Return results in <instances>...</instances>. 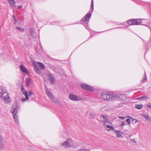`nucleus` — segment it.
<instances>
[{"label": "nucleus", "mask_w": 151, "mask_h": 151, "mask_svg": "<svg viewBox=\"0 0 151 151\" xmlns=\"http://www.w3.org/2000/svg\"><path fill=\"white\" fill-rule=\"evenodd\" d=\"M137 99V100H142V97H139V98H138Z\"/></svg>", "instance_id": "41"}, {"label": "nucleus", "mask_w": 151, "mask_h": 151, "mask_svg": "<svg viewBox=\"0 0 151 151\" xmlns=\"http://www.w3.org/2000/svg\"><path fill=\"white\" fill-rule=\"evenodd\" d=\"M89 115L90 116V118L93 119L95 118V115L94 113L91 112L90 113Z\"/></svg>", "instance_id": "24"}, {"label": "nucleus", "mask_w": 151, "mask_h": 151, "mask_svg": "<svg viewBox=\"0 0 151 151\" xmlns=\"http://www.w3.org/2000/svg\"><path fill=\"white\" fill-rule=\"evenodd\" d=\"M1 98L4 100V101L5 104H9L11 103V99L8 93L4 92L3 93L1 96Z\"/></svg>", "instance_id": "4"}, {"label": "nucleus", "mask_w": 151, "mask_h": 151, "mask_svg": "<svg viewBox=\"0 0 151 151\" xmlns=\"http://www.w3.org/2000/svg\"><path fill=\"white\" fill-rule=\"evenodd\" d=\"M78 151H91L90 150H88V149H79V150H78Z\"/></svg>", "instance_id": "31"}, {"label": "nucleus", "mask_w": 151, "mask_h": 151, "mask_svg": "<svg viewBox=\"0 0 151 151\" xmlns=\"http://www.w3.org/2000/svg\"><path fill=\"white\" fill-rule=\"evenodd\" d=\"M124 27H121V28H123Z\"/></svg>", "instance_id": "46"}, {"label": "nucleus", "mask_w": 151, "mask_h": 151, "mask_svg": "<svg viewBox=\"0 0 151 151\" xmlns=\"http://www.w3.org/2000/svg\"><path fill=\"white\" fill-rule=\"evenodd\" d=\"M14 21H15V22H14V24H15L17 22V21L16 19V20H14Z\"/></svg>", "instance_id": "43"}, {"label": "nucleus", "mask_w": 151, "mask_h": 151, "mask_svg": "<svg viewBox=\"0 0 151 151\" xmlns=\"http://www.w3.org/2000/svg\"><path fill=\"white\" fill-rule=\"evenodd\" d=\"M22 93L25 96V97L27 98V99H29V95L27 91L24 92V93Z\"/></svg>", "instance_id": "25"}, {"label": "nucleus", "mask_w": 151, "mask_h": 151, "mask_svg": "<svg viewBox=\"0 0 151 151\" xmlns=\"http://www.w3.org/2000/svg\"><path fill=\"white\" fill-rule=\"evenodd\" d=\"M8 2L12 7L14 8L15 6V2L14 0H8Z\"/></svg>", "instance_id": "14"}, {"label": "nucleus", "mask_w": 151, "mask_h": 151, "mask_svg": "<svg viewBox=\"0 0 151 151\" xmlns=\"http://www.w3.org/2000/svg\"><path fill=\"white\" fill-rule=\"evenodd\" d=\"M81 86L82 88L85 90H86L87 87H88V85L84 84H81Z\"/></svg>", "instance_id": "20"}, {"label": "nucleus", "mask_w": 151, "mask_h": 151, "mask_svg": "<svg viewBox=\"0 0 151 151\" xmlns=\"http://www.w3.org/2000/svg\"><path fill=\"white\" fill-rule=\"evenodd\" d=\"M106 127L107 131H109L110 129L114 130V129L113 126L110 125H106Z\"/></svg>", "instance_id": "17"}, {"label": "nucleus", "mask_w": 151, "mask_h": 151, "mask_svg": "<svg viewBox=\"0 0 151 151\" xmlns=\"http://www.w3.org/2000/svg\"><path fill=\"white\" fill-rule=\"evenodd\" d=\"M101 98L104 101H110L116 99V94L111 92L104 91L101 94Z\"/></svg>", "instance_id": "1"}, {"label": "nucleus", "mask_w": 151, "mask_h": 151, "mask_svg": "<svg viewBox=\"0 0 151 151\" xmlns=\"http://www.w3.org/2000/svg\"><path fill=\"white\" fill-rule=\"evenodd\" d=\"M149 99V98L148 97L146 96H142V100L144 101Z\"/></svg>", "instance_id": "23"}, {"label": "nucleus", "mask_w": 151, "mask_h": 151, "mask_svg": "<svg viewBox=\"0 0 151 151\" xmlns=\"http://www.w3.org/2000/svg\"><path fill=\"white\" fill-rule=\"evenodd\" d=\"M30 33L32 36L33 37V38H34L35 37V36L34 35L35 32L33 29H31L30 30Z\"/></svg>", "instance_id": "27"}, {"label": "nucleus", "mask_w": 151, "mask_h": 151, "mask_svg": "<svg viewBox=\"0 0 151 151\" xmlns=\"http://www.w3.org/2000/svg\"><path fill=\"white\" fill-rule=\"evenodd\" d=\"M144 118L147 120L150 119L149 116H147L145 115H144Z\"/></svg>", "instance_id": "35"}, {"label": "nucleus", "mask_w": 151, "mask_h": 151, "mask_svg": "<svg viewBox=\"0 0 151 151\" xmlns=\"http://www.w3.org/2000/svg\"><path fill=\"white\" fill-rule=\"evenodd\" d=\"M31 79L29 78H26V85L29 86L30 85L31 83Z\"/></svg>", "instance_id": "16"}, {"label": "nucleus", "mask_w": 151, "mask_h": 151, "mask_svg": "<svg viewBox=\"0 0 151 151\" xmlns=\"http://www.w3.org/2000/svg\"><path fill=\"white\" fill-rule=\"evenodd\" d=\"M73 142L72 140L68 138L63 143H61L60 145L62 146L65 148H68L72 147L73 145Z\"/></svg>", "instance_id": "5"}, {"label": "nucleus", "mask_w": 151, "mask_h": 151, "mask_svg": "<svg viewBox=\"0 0 151 151\" xmlns=\"http://www.w3.org/2000/svg\"><path fill=\"white\" fill-rule=\"evenodd\" d=\"M29 99H27V98L25 97V98H23L21 99V101H25L26 100H28Z\"/></svg>", "instance_id": "33"}, {"label": "nucleus", "mask_w": 151, "mask_h": 151, "mask_svg": "<svg viewBox=\"0 0 151 151\" xmlns=\"http://www.w3.org/2000/svg\"><path fill=\"white\" fill-rule=\"evenodd\" d=\"M129 118L131 119V122H134V123H137V122H138V120L135 119H133L131 117H129Z\"/></svg>", "instance_id": "26"}, {"label": "nucleus", "mask_w": 151, "mask_h": 151, "mask_svg": "<svg viewBox=\"0 0 151 151\" xmlns=\"http://www.w3.org/2000/svg\"><path fill=\"white\" fill-rule=\"evenodd\" d=\"M114 132L116 134V137H118L119 138L121 137L122 135L120 134H122L121 132L120 131H119L118 130L114 129Z\"/></svg>", "instance_id": "15"}, {"label": "nucleus", "mask_w": 151, "mask_h": 151, "mask_svg": "<svg viewBox=\"0 0 151 151\" xmlns=\"http://www.w3.org/2000/svg\"><path fill=\"white\" fill-rule=\"evenodd\" d=\"M147 80V77L146 75L145 71V72L144 77L143 80L142 81V82H145Z\"/></svg>", "instance_id": "22"}, {"label": "nucleus", "mask_w": 151, "mask_h": 151, "mask_svg": "<svg viewBox=\"0 0 151 151\" xmlns=\"http://www.w3.org/2000/svg\"><path fill=\"white\" fill-rule=\"evenodd\" d=\"M49 76L48 77V80L50 81L52 83H53L54 81V78L52 74L50 73L48 75Z\"/></svg>", "instance_id": "13"}, {"label": "nucleus", "mask_w": 151, "mask_h": 151, "mask_svg": "<svg viewBox=\"0 0 151 151\" xmlns=\"http://www.w3.org/2000/svg\"><path fill=\"white\" fill-rule=\"evenodd\" d=\"M34 66V70L37 73L40 74L41 73V69L39 68V67H38L36 64H35Z\"/></svg>", "instance_id": "11"}, {"label": "nucleus", "mask_w": 151, "mask_h": 151, "mask_svg": "<svg viewBox=\"0 0 151 151\" xmlns=\"http://www.w3.org/2000/svg\"><path fill=\"white\" fill-rule=\"evenodd\" d=\"M18 104L17 103H14L12 106L10 112L12 114L15 122L17 124L19 123L18 119V116L17 114L18 109Z\"/></svg>", "instance_id": "3"}, {"label": "nucleus", "mask_w": 151, "mask_h": 151, "mask_svg": "<svg viewBox=\"0 0 151 151\" xmlns=\"http://www.w3.org/2000/svg\"><path fill=\"white\" fill-rule=\"evenodd\" d=\"M3 89L0 86V93H2L3 92Z\"/></svg>", "instance_id": "36"}, {"label": "nucleus", "mask_w": 151, "mask_h": 151, "mask_svg": "<svg viewBox=\"0 0 151 151\" xmlns=\"http://www.w3.org/2000/svg\"><path fill=\"white\" fill-rule=\"evenodd\" d=\"M29 95L30 96L32 97L33 98H34V95L32 91H29Z\"/></svg>", "instance_id": "28"}, {"label": "nucleus", "mask_w": 151, "mask_h": 151, "mask_svg": "<svg viewBox=\"0 0 151 151\" xmlns=\"http://www.w3.org/2000/svg\"><path fill=\"white\" fill-rule=\"evenodd\" d=\"M29 39V40H31V37H29L28 38Z\"/></svg>", "instance_id": "44"}, {"label": "nucleus", "mask_w": 151, "mask_h": 151, "mask_svg": "<svg viewBox=\"0 0 151 151\" xmlns=\"http://www.w3.org/2000/svg\"><path fill=\"white\" fill-rule=\"evenodd\" d=\"M91 9L92 10L88 12L84 17L83 18L81 21V23L83 24H87L89 22V19L91 16V14L93 12V0H92L91 1Z\"/></svg>", "instance_id": "2"}, {"label": "nucleus", "mask_w": 151, "mask_h": 151, "mask_svg": "<svg viewBox=\"0 0 151 151\" xmlns=\"http://www.w3.org/2000/svg\"><path fill=\"white\" fill-rule=\"evenodd\" d=\"M108 119L107 118L106 115H104L103 114L101 115V121H100L103 123H105L108 122Z\"/></svg>", "instance_id": "10"}, {"label": "nucleus", "mask_w": 151, "mask_h": 151, "mask_svg": "<svg viewBox=\"0 0 151 151\" xmlns=\"http://www.w3.org/2000/svg\"><path fill=\"white\" fill-rule=\"evenodd\" d=\"M134 142H136V141L134 140V141H133Z\"/></svg>", "instance_id": "45"}, {"label": "nucleus", "mask_w": 151, "mask_h": 151, "mask_svg": "<svg viewBox=\"0 0 151 151\" xmlns=\"http://www.w3.org/2000/svg\"><path fill=\"white\" fill-rule=\"evenodd\" d=\"M16 28L19 31H21V32H24V29L23 28H21L19 27H17Z\"/></svg>", "instance_id": "29"}, {"label": "nucleus", "mask_w": 151, "mask_h": 151, "mask_svg": "<svg viewBox=\"0 0 151 151\" xmlns=\"http://www.w3.org/2000/svg\"><path fill=\"white\" fill-rule=\"evenodd\" d=\"M1 137L0 135V147H1Z\"/></svg>", "instance_id": "37"}, {"label": "nucleus", "mask_w": 151, "mask_h": 151, "mask_svg": "<svg viewBox=\"0 0 151 151\" xmlns=\"http://www.w3.org/2000/svg\"><path fill=\"white\" fill-rule=\"evenodd\" d=\"M12 18H13V19H14V20H16V16H15V15H13L12 16Z\"/></svg>", "instance_id": "39"}, {"label": "nucleus", "mask_w": 151, "mask_h": 151, "mask_svg": "<svg viewBox=\"0 0 151 151\" xmlns=\"http://www.w3.org/2000/svg\"><path fill=\"white\" fill-rule=\"evenodd\" d=\"M45 91L49 99L52 101H54V97L52 94L48 90L47 88H45Z\"/></svg>", "instance_id": "9"}, {"label": "nucleus", "mask_w": 151, "mask_h": 151, "mask_svg": "<svg viewBox=\"0 0 151 151\" xmlns=\"http://www.w3.org/2000/svg\"><path fill=\"white\" fill-rule=\"evenodd\" d=\"M22 8V6H18V9H20Z\"/></svg>", "instance_id": "42"}, {"label": "nucleus", "mask_w": 151, "mask_h": 151, "mask_svg": "<svg viewBox=\"0 0 151 151\" xmlns=\"http://www.w3.org/2000/svg\"><path fill=\"white\" fill-rule=\"evenodd\" d=\"M147 106L151 108V103H149L147 105Z\"/></svg>", "instance_id": "38"}, {"label": "nucleus", "mask_w": 151, "mask_h": 151, "mask_svg": "<svg viewBox=\"0 0 151 151\" xmlns=\"http://www.w3.org/2000/svg\"><path fill=\"white\" fill-rule=\"evenodd\" d=\"M126 125V123L125 121H124L122 122V123L120 124V125L121 126H123Z\"/></svg>", "instance_id": "34"}, {"label": "nucleus", "mask_w": 151, "mask_h": 151, "mask_svg": "<svg viewBox=\"0 0 151 151\" xmlns=\"http://www.w3.org/2000/svg\"><path fill=\"white\" fill-rule=\"evenodd\" d=\"M39 64L40 65L39 67L42 70L44 69H45V67L44 66V65L42 63L40 62H39Z\"/></svg>", "instance_id": "21"}, {"label": "nucleus", "mask_w": 151, "mask_h": 151, "mask_svg": "<svg viewBox=\"0 0 151 151\" xmlns=\"http://www.w3.org/2000/svg\"><path fill=\"white\" fill-rule=\"evenodd\" d=\"M88 87H87L86 90L91 91H93L94 89L93 88V87L89 85H88Z\"/></svg>", "instance_id": "18"}, {"label": "nucleus", "mask_w": 151, "mask_h": 151, "mask_svg": "<svg viewBox=\"0 0 151 151\" xmlns=\"http://www.w3.org/2000/svg\"><path fill=\"white\" fill-rule=\"evenodd\" d=\"M20 70L23 72L27 74L29 73L27 70L24 67L23 65H21L20 66Z\"/></svg>", "instance_id": "12"}, {"label": "nucleus", "mask_w": 151, "mask_h": 151, "mask_svg": "<svg viewBox=\"0 0 151 151\" xmlns=\"http://www.w3.org/2000/svg\"><path fill=\"white\" fill-rule=\"evenodd\" d=\"M69 98L71 100L74 101H78L81 99V98L73 94H70L69 95Z\"/></svg>", "instance_id": "7"}, {"label": "nucleus", "mask_w": 151, "mask_h": 151, "mask_svg": "<svg viewBox=\"0 0 151 151\" xmlns=\"http://www.w3.org/2000/svg\"><path fill=\"white\" fill-rule=\"evenodd\" d=\"M119 118L120 119H123L125 118V117H121V116H119Z\"/></svg>", "instance_id": "40"}, {"label": "nucleus", "mask_w": 151, "mask_h": 151, "mask_svg": "<svg viewBox=\"0 0 151 151\" xmlns=\"http://www.w3.org/2000/svg\"><path fill=\"white\" fill-rule=\"evenodd\" d=\"M21 91L23 93H24V92L25 91V89L22 86H21Z\"/></svg>", "instance_id": "32"}, {"label": "nucleus", "mask_w": 151, "mask_h": 151, "mask_svg": "<svg viewBox=\"0 0 151 151\" xmlns=\"http://www.w3.org/2000/svg\"><path fill=\"white\" fill-rule=\"evenodd\" d=\"M131 119H127L126 120V122H127V125H129V126L130 124Z\"/></svg>", "instance_id": "30"}, {"label": "nucleus", "mask_w": 151, "mask_h": 151, "mask_svg": "<svg viewBox=\"0 0 151 151\" xmlns=\"http://www.w3.org/2000/svg\"><path fill=\"white\" fill-rule=\"evenodd\" d=\"M127 23L130 25H138L141 24V22L140 19H131L128 20Z\"/></svg>", "instance_id": "6"}, {"label": "nucleus", "mask_w": 151, "mask_h": 151, "mask_svg": "<svg viewBox=\"0 0 151 151\" xmlns=\"http://www.w3.org/2000/svg\"><path fill=\"white\" fill-rule=\"evenodd\" d=\"M143 107V105L142 104H140V105H139V104H136L135 105V108L137 109H141Z\"/></svg>", "instance_id": "19"}, {"label": "nucleus", "mask_w": 151, "mask_h": 151, "mask_svg": "<svg viewBox=\"0 0 151 151\" xmlns=\"http://www.w3.org/2000/svg\"><path fill=\"white\" fill-rule=\"evenodd\" d=\"M116 99H119L122 101H124L127 99L126 96L124 94L119 93L116 94Z\"/></svg>", "instance_id": "8"}]
</instances>
